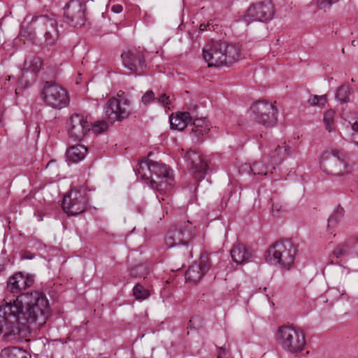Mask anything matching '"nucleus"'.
Instances as JSON below:
<instances>
[{
	"instance_id": "nucleus-1",
	"label": "nucleus",
	"mask_w": 358,
	"mask_h": 358,
	"mask_svg": "<svg viewBox=\"0 0 358 358\" xmlns=\"http://www.w3.org/2000/svg\"><path fill=\"white\" fill-rule=\"evenodd\" d=\"M50 315L46 296L35 291L5 299L0 306V336L9 341L25 337L42 327Z\"/></svg>"
},
{
	"instance_id": "nucleus-2",
	"label": "nucleus",
	"mask_w": 358,
	"mask_h": 358,
	"mask_svg": "<svg viewBox=\"0 0 358 358\" xmlns=\"http://www.w3.org/2000/svg\"><path fill=\"white\" fill-rule=\"evenodd\" d=\"M136 175L142 180L150 182V187L160 194L169 191L173 184V178L169 169L164 164L145 158L134 169Z\"/></svg>"
},
{
	"instance_id": "nucleus-3",
	"label": "nucleus",
	"mask_w": 358,
	"mask_h": 358,
	"mask_svg": "<svg viewBox=\"0 0 358 358\" xmlns=\"http://www.w3.org/2000/svg\"><path fill=\"white\" fill-rule=\"evenodd\" d=\"M297 252L296 246L292 241H277L266 250L265 258L271 264L289 269Z\"/></svg>"
},
{
	"instance_id": "nucleus-4",
	"label": "nucleus",
	"mask_w": 358,
	"mask_h": 358,
	"mask_svg": "<svg viewBox=\"0 0 358 358\" xmlns=\"http://www.w3.org/2000/svg\"><path fill=\"white\" fill-rule=\"evenodd\" d=\"M323 172L335 176H341L348 173V164L345 152L338 149L326 151L320 160Z\"/></svg>"
},
{
	"instance_id": "nucleus-5",
	"label": "nucleus",
	"mask_w": 358,
	"mask_h": 358,
	"mask_svg": "<svg viewBox=\"0 0 358 358\" xmlns=\"http://www.w3.org/2000/svg\"><path fill=\"white\" fill-rule=\"evenodd\" d=\"M277 340L281 347L290 353L301 352L306 345L305 335L303 331L291 326L279 327Z\"/></svg>"
},
{
	"instance_id": "nucleus-6",
	"label": "nucleus",
	"mask_w": 358,
	"mask_h": 358,
	"mask_svg": "<svg viewBox=\"0 0 358 358\" xmlns=\"http://www.w3.org/2000/svg\"><path fill=\"white\" fill-rule=\"evenodd\" d=\"M250 111L256 122L266 127H273L277 123L278 109L267 101L259 100L253 103Z\"/></svg>"
},
{
	"instance_id": "nucleus-7",
	"label": "nucleus",
	"mask_w": 358,
	"mask_h": 358,
	"mask_svg": "<svg viewBox=\"0 0 358 358\" xmlns=\"http://www.w3.org/2000/svg\"><path fill=\"white\" fill-rule=\"evenodd\" d=\"M44 103L55 109H62L69 103V97L65 89L59 85L47 82L42 90Z\"/></svg>"
},
{
	"instance_id": "nucleus-8",
	"label": "nucleus",
	"mask_w": 358,
	"mask_h": 358,
	"mask_svg": "<svg viewBox=\"0 0 358 358\" xmlns=\"http://www.w3.org/2000/svg\"><path fill=\"white\" fill-rule=\"evenodd\" d=\"M275 10L271 0L252 4L245 11L243 20L248 25L252 22H267L274 16Z\"/></svg>"
},
{
	"instance_id": "nucleus-9",
	"label": "nucleus",
	"mask_w": 358,
	"mask_h": 358,
	"mask_svg": "<svg viewBox=\"0 0 358 358\" xmlns=\"http://www.w3.org/2000/svg\"><path fill=\"white\" fill-rule=\"evenodd\" d=\"M31 24L43 35L44 45L48 47L56 43L59 38V31L56 19L46 15L33 18Z\"/></svg>"
},
{
	"instance_id": "nucleus-10",
	"label": "nucleus",
	"mask_w": 358,
	"mask_h": 358,
	"mask_svg": "<svg viewBox=\"0 0 358 358\" xmlns=\"http://www.w3.org/2000/svg\"><path fill=\"white\" fill-rule=\"evenodd\" d=\"M87 201L85 189H71L64 197L62 208L69 215H76L85 210Z\"/></svg>"
},
{
	"instance_id": "nucleus-11",
	"label": "nucleus",
	"mask_w": 358,
	"mask_h": 358,
	"mask_svg": "<svg viewBox=\"0 0 358 358\" xmlns=\"http://www.w3.org/2000/svg\"><path fill=\"white\" fill-rule=\"evenodd\" d=\"M105 115L110 122L121 120L130 113V103L128 99L111 98L104 108Z\"/></svg>"
},
{
	"instance_id": "nucleus-12",
	"label": "nucleus",
	"mask_w": 358,
	"mask_h": 358,
	"mask_svg": "<svg viewBox=\"0 0 358 358\" xmlns=\"http://www.w3.org/2000/svg\"><path fill=\"white\" fill-rule=\"evenodd\" d=\"M194 226L189 220L178 224L171 229L166 238V244L172 248L178 245H185L193 234Z\"/></svg>"
},
{
	"instance_id": "nucleus-13",
	"label": "nucleus",
	"mask_w": 358,
	"mask_h": 358,
	"mask_svg": "<svg viewBox=\"0 0 358 358\" xmlns=\"http://www.w3.org/2000/svg\"><path fill=\"white\" fill-rule=\"evenodd\" d=\"M91 124L87 118L80 114H73L66 122V129L69 137L75 141H80L90 130Z\"/></svg>"
},
{
	"instance_id": "nucleus-14",
	"label": "nucleus",
	"mask_w": 358,
	"mask_h": 358,
	"mask_svg": "<svg viewBox=\"0 0 358 358\" xmlns=\"http://www.w3.org/2000/svg\"><path fill=\"white\" fill-rule=\"evenodd\" d=\"M185 159L196 180L200 181L203 178L207 170V164L201 155L192 150H189L185 155Z\"/></svg>"
},
{
	"instance_id": "nucleus-15",
	"label": "nucleus",
	"mask_w": 358,
	"mask_h": 358,
	"mask_svg": "<svg viewBox=\"0 0 358 358\" xmlns=\"http://www.w3.org/2000/svg\"><path fill=\"white\" fill-rule=\"evenodd\" d=\"M221 41H212L203 49V55L209 66H220L224 63V52L222 50Z\"/></svg>"
},
{
	"instance_id": "nucleus-16",
	"label": "nucleus",
	"mask_w": 358,
	"mask_h": 358,
	"mask_svg": "<svg viewBox=\"0 0 358 358\" xmlns=\"http://www.w3.org/2000/svg\"><path fill=\"white\" fill-rule=\"evenodd\" d=\"M85 6L80 0H72L66 6L65 15L73 27L84 24Z\"/></svg>"
},
{
	"instance_id": "nucleus-17",
	"label": "nucleus",
	"mask_w": 358,
	"mask_h": 358,
	"mask_svg": "<svg viewBox=\"0 0 358 358\" xmlns=\"http://www.w3.org/2000/svg\"><path fill=\"white\" fill-rule=\"evenodd\" d=\"M121 57L124 66L132 72L143 70L145 66L144 57L140 50H129L122 53Z\"/></svg>"
},
{
	"instance_id": "nucleus-18",
	"label": "nucleus",
	"mask_w": 358,
	"mask_h": 358,
	"mask_svg": "<svg viewBox=\"0 0 358 358\" xmlns=\"http://www.w3.org/2000/svg\"><path fill=\"white\" fill-rule=\"evenodd\" d=\"M209 267L208 257H201L199 261L193 264L186 271V280L194 283L198 282L208 271Z\"/></svg>"
},
{
	"instance_id": "nucleus-19",
	"label": "nucleus",
	"mask_w": 358,
	"mask_h": 358,
	"mask_svg": "<svg viewBox=\"0 0 358 358\" xmlns=\"http://www.w3.org/2000/svg\"><path fill=\"white\" fill-rule=\"evenodd\" d=\"M33 283V276L29 275H24L21 272H19L9 278L7 289L12 293L17 294L22 289L29 287Z\"/></svg>"
},
{
	"instance_id": "nucleus-20",
	"label": "nucleus",
	"mask_w": 358,
	"mask_h": 358,
	"mask_svg": "<svg viewBox=\"0 0 358 358\" xmlns=\"http://www.w3.org/2000/svg\"><path fill=\"white\" fill-rule=\"evenodd\" d=\"M194 118V115L187 111L178 112L175 115L172 114L169 117L171 129L182 131Z\"/></svg>"
},
{
	"instance_id": "nucleus-21",
	"label": "nucleus",
	"mask_w": 358,
	"mask_h": 358,
	"mask_svg": "<svg viewBox=\"0 0 358 358\" xmlns=\"http://www.w3.org/2000/svg\"><path fill=\"white\" fill-rule=\"evenodd\" d=\"M209 131L210 124L205 118H194L191 136L194 142H200Z\"/></svg>"
},
{
	"instance_id": "nucleus-22",
	"label": "nucleus",
	"mask_w": 358,
	"mask_h": 358,
	"mask_svg": "<svg viewBox=\"0 0 358 358\" xmlns=\"http://www.w3.org/2000/svg\"><path fill=\"white\" fill-rule=\"evenodd\" d=\"M42 61L41 58L36 56L28 57L24 61L22 69L24 77L26 76V74H28L30 76V79L34 80L40 71Z\"/></svg>"
},
{
	"instance_id": "nucleus-23",
	"label": "nucleus",
	"mask_w": 358,
	"mask_h": 358,
	"mask_svg": "<svg viewBox=\"0 0 358 358\" xmlns=\"http://www.w3.org/2000/svg\"><path fill=\"white\" fill-rule=\"evenodd\" d=\"M232 260L237 264L248 262L252 257L251 252L241 243L236 244L230 250Z\"/></svg>"
},
{
	"instance_id": "nucleus-24",
	"label": "nucleus",
	"mask_w": 358,
	"mask_h": 358,
	"mask_svg": "<svg viewBox=\"0 0 358 358\" xmlns=\"http://www.w3.org/2000/svg\"><path fill=\"white\" fill-rule=\"evenodd\" d=\"M343 120L347 123V127L350 126L354 134L351 136L350 140L355 145H358L355 134L358 133V113L356 112L345 111L342 113Z\"/></svg>"
},
{
	"instance_id": "nucleus-25",
	"label": "nucleus",
	"mask_w": 358,
	"mask_h": 358,
	"mask_svg": "<svg viewBox=\"0 0 358 358\" xmlns=\"http://www.w3.org/2000/svg\"><path fill=\"white\" fill-rule=\"evenodd\" d=\"M275 168L273 165H265L263 162H255L252 164L247 165L245 164L242 167V170L243 171H248V172H251L255 175H261L266 176L268 173H272L273 170Z\"/></svg>"
},
{
	"instance_id": "nucleus-26",
	"label": "nucleus",
	"mask_w": 358,
	"mask_h": 358,
	"mask_svg": "<svg viewBox=\"0 0 358 358\" xmlns=\"http://www.w3.org/2000/svg\"><path fill=\"white\" fill-rule=\"evenodd\" d=\"M241 57L239 44H230L225 46V66H229L238 62Z\"/></svg>"
},
{
	"instance_id": "nucleus-27",
	"label": "nucleus",
	"mask_w": 358,
	"mask_h": 358,
	"mask_svg": "<svg viewBox=\"0 0 358 358\" xmlns=\"http://www.w3.org/2000/svg\"><path fill=\"white\" fill-rule=\"evenodd\" d=\"M87 150L84 145L80 144L72 146L66 151V157L73 163L79 162L85 158Z\"/></svg>"
},
{
	"instance_id": "nucleus-28",
	"label": "nucleus",
	"mask_w": 358,
	"mask_h": 358,
	"mask_svg": "<svg viewBox=\"0 0 358 358\" xmlns=\"http://www.w3.org/2000/svg\"><path fill=\"white\" fill-rule=\"evenodd\" d=\"M344 209L338 207L328 219L327 229L332 233L334 227L342 220L344 215Z\"/></svg>"
},
{
	"instance_id": "nucleus-29",
	"label": "nucleus",
	"mask_w": 358,
	"mask_h": 358,
	"mask_svg": "<svg viewBox=\"0 0 358 358\" xmlns=\"http://www.w3.org/2000/svg\"><path fill=\"white\" fill-rule=\"evenodd\" d=\"M350 94V87L348 85H343L339 87L336 93V100L341 103H348L350 101L349 96Z\"/></svg>"
},
{
	"instance_id": "nucleus-30",
	"label": "nucleus",
	"mask_w": 358,
	"mask_h": 358,
	"mask_svg": "<svg viewBox=\"0 0 358 358\" xmlns=\"http://www.w3.org/2000/svg\"><path fill=\"white\" fill-rule=\"evenodd\" d=\"M334 111L332 110H327L324 114L323 121L325 124L326 129L331 132L334 129Z\"/></svg>"
},
{
	"instance_id": "nucleus-31",
	"label": "nucleus",
	"mask_w": 358,
	"mask_h": 358,
	"mask_svg": "<svg viewBox=\"0 0 358 358\" xmlns=\"http://www.w3.org/2000/svg\"><path fill=\"white\" fill-rule=\"evenodd\" d=\"M133 294L138 300H144L150 295L148 290L139 284L134 286L133 289Z\"/></svg>"
},
{
	"instance_id": "nucleus-32",
	"label": "nucleus",
	"mask_w": 358,
	"mask_h": 358,
	"mask_svg": "<svg viewBox=\"0 0 358 358\" xmlns=\"http://www.w3.org/2000/svg\"><path fill=\"white\" fill-rule=\"evenodd\" d=\"M326 102L327 95H313L308 100V103L311 106H323Z\"/></svg>"
},
{
	"instance_id": "nucleus-33",
	"label": "nucleus",
	"mask_w": 358,
	"mask_h": 358,
	"mask_svg": "<svg viewBox=\"0 0 358 358\" xmlns=\"http://www.w3.org/2000/svg\"><path fill=\"white\" fill-rule=\"evenodd\" d=\"M350 248L348 243H345L338 245L333 251V255L336 258H339L348 254Z\"/></svg>"
},
{
	"instance_id": "nucleus-34",
	"label": "nucleus",
	"mask_w": 358,
	"mask_h": 358,
	"mask_svg": "<svg viewBox=\"0 0 358 358\" xmlns=\"http://www.w3.org/2000/svg\"><path fill=\"white\" fill-rule=\"evenodd\" d=\"M286 155V149L285 146H280L275 148L273 155L271 157L272 161L278 162L281 161L282 157Z\"/></svg>"
},
{
	"instance_id": "nucleus-35",
	"label": "nucleus",
	"mask_w": 358,
	"mask_h": 358,
	"mask_svg": "<svg viewBox=\"0 0 358 358\" xmlns=\"http://www.w3.org/2000/svg\"><path fill=\"white\" fill-rule=\"evenodd\" d=\"M30 78V76L28 74H26V76L24 77V75L22 74V77L17 81V86L15 90V93L17 96L20 91L28 86V79Z\"/></svg>"
},
{
	"instance_id": "nucleus-36",
	"label": "nucleus",
	"mask_w": 358,
	"mask_h": 358,
	"mask_svg": "<svg viewBox=\"0 0 358 358\" xmlns=\"http://www.w3.org/2000/svg\"><path fill=\"white\" fill-rule=\"evenodd\" d=\"M156 101L165 108H169V106L172 102V99H171L169 96H167L165 94H162L158 97H156Z\"/></svg>"
},
{
	"instance_id": "nucleus-37",
	"label": "nucleus",
	"mask_w": 358,
	"mask_h": 358,
	"mask_svg": "<svg viewBox=\"0 0 358 358\" xmlns=\"http://www.w3.org/2000/svg\"><path fill=\"white\" fill-rule=\"evenodd\" d=\"M141 101L144 105H148L152 101H156V97L152 91L146 92L141 98Z\"/></svg>"
},
{
	"instance_id": "nucleus-38",
	"label": "nucleus",
	"mask_w": 358,
	"mask_h": 358,
	"mask_svg": "<svg viewBox=\"0 0 358 358\" xmlns=\"http://www.w3.org/2000/svg\"><path fill=\"white\" fill-rule=\"evenodd\" d=\"M108 127V124L103 121L96 122L94 124L92 129L96 133H100L105 131Z\"/></svg>"
},
{
	"instance_id": "nucleus-39",
	"label": "nucleus",
	"mask_w": 358,
	"mask_h": 358,
	"mask_svg": "<svg viewBox=\"0 0 358 358\" xmlns=\"http://www.w3.org/2000/svg\"><path fill=\"white\" fill-rule=\"evenodd\" d=\"M13 358H31V356L25 350L14 347Z\"/></svg>"
},
{
	"instance_id": "nucleus-40",
	"label": "nucleus",
	"mask_w": 358,
	"mask_h": 358,
	"mask_svg": "<svg viewBox=\"0 0 358 358\" xmlns=\"http://www.w3.org/2000/svg\"><path fill=\"white\" fill-rule=\"evenodd\" d=\"M14 354V347L7 348L1 350L0 358H13Z\"/></svg>"
},
{
	"instance_id": "nucleus-41",
	"label": "nucleus",
	"mask_w": 358,
	"mask_h": 358,
	"mask_svg": "<svg viewBox=\"0 0 358 358\" xmlns=\"http://www.w3.org/2000/svg\"><path fill=\"white\" fill-rule=\"evenodd\" d=\"M157 197L159 199V202L160 203L162 208H164L166 210V211L167 212L168 211L167 205L169 204V199L168 196L159 197V196L157 195Z\"/></svg>"
},
{
	"instance_id": "nucleus-42",
	"label": "nucleus",
	"mask_w": 358,
	"mask_h": 358,
	"mask_svg": "<svg viewBox=\"0 0 358 358\" xmlns=\"http://www.w3.org/2000/svg\"><path fill=\"white\" fill-rule=\"evenodd\" d=\"M339 0H318V3L322 8H329L331 5L337 3Z\"/></svg>"
},
{
	"instance_id": "nucleus-43",
	"label": "nucleus",
	"mask_w": 358,
	"mask_h": 358,
	"mask_svg": "<svg viewBox=\"0 0 358 358\" xmlns=\"http://www.w3.org/2000/svg\"><path fill=\"white\" fill-rule=\"evenodd\" d=\"M112 2L110 1L108 6V7H110V10L112 12H113L114 13H120L122 10H123V8H122V6L120 5V4H111Z\"/></svg>"
},
{
	"instance_id": "nucleus-44",
	"label": "nucleus",
	"mask_w": 358,
	"mask_h": 358,
	"mask_svg": "<svg viewBox=\"0 0 358 358\" xmlns=\"http://www.w3.org/2000/svg\"><path fill=\"white\" fill-rule=\"evenodd\" d=\"M136 270H138L140 272L143 271L145 270V267L142 265L139 266H137L136 269H133L131 272V275H133V276H135V277H137V276H143V275L141 274V273H136Z\"/></svg>"
},
{
	"instance_id": "nucleus-45",
	"label": "nucleus",
	"mask_w": 358,
	"mask_h": 358,
	"mask_svg": "<svg viewBox=\"0 0 358 358\" xmlns=\"http://www.w3.org/2000/svg\"><path fill=\"white\" fill-rule=\"evenodd\" d=\"M200 319L198 318V317H195V318H192L189 320V324H188V327L189 328H193V329H196L198 327V326L195 325V322L197 321V322H199Z\"/></svg>"
},
{
	"instance_id": "nucleus-46",
	"label": "nucleus",
	"mask_w": 358,
	"mask_h": 358,
	"mask_svg": "<svg viewBox=\"0 0 358 358\" xmlns=\"http://www.w3.org/2000/svg\"><path fill=\"white\" fill-rule=\"evenodd\" d=\"M280 208H281V205H280L279 203H273L272 205L273 211L275 210V211L278 212V211H280Z\"/></svg>"
},
{
	"instance_id": "nucleus-47",
	"label": "nucleus",
	"mask_w": 358,
	"mask_h": 358,
	"mask_svg": "<svg viewBox=\"0 0 358 358\" xmlns=\"http://www.w3.org/2000/svg\"><path fill=\"white\" fill-rule=\"evenodd\" d=\"M117 97H116L117 99H122V98H126L124 96V92L122 91H119L117 92Z\"/></svg>"
},
{
	"instance_id": "nucleus-48",
	"label": "nucleus",
	"mask_w": 358,
	"mask_h": 358,
	"mask_svg": "<svg viewBox=\"0 0 358 358\" xmlns=\"http://www.w3.org/2000/svg\"><path fill=\"white\" fill-rule=\"evenodd\" d=\"M55 160H51L48 162V164H47V166L46 168L48 167H50L51 166H52L53 164H55Z\"/></svg>"
},
{
	"instance_id": "nucleus-49",
	"label": "nucleus",
	"mask_w": 358,
	"mask_h": 358,
	"mask_svg": "<svg viewBox=\"0 0 358 358\" xmlns=\"http://www.w3.org/2000/svg\"><path fill=\"white\" fill-rule=\"evenodd\" d=\"M201 31H204L206 29V25L205 24H201L199 27Z\"/></svg>"
},
{
	"instance_id": "nucleus-50",
	"label": "nucleus",
	"mask_w": 358,
	"mask_h": 358,
	"mask_svg": "<svg viewBox=\"0 0 358 358\" xmlns=\"http://www.w3.org/2000/svg\"><path fill=\"white\" fill-rule=\"evenodd\" d=\"M217 256L216 253H213L210 255V260H213Z\"/></svg>"
},
{
	"instance_id": "nucleus-51",
	"label": "nucleus",
	"mask_w": 358,
	"mask_h": 358,
	"mask_svg": "<svg viewBox=\"0 0 358 358\" xmlns=\"http://www.w3.org/2000/svg\"><path fill=\"white\" fill-rule=\"evenodd\" d=\"M11 78H12L11 76H8L7 77V78H6V80L10 81V79H11Z\"/></svg>"
},
{
	"instance_id": "nucleus-52",
	"label": "nucleus",
	"mask_w": 358,
	"mask_h": 358,
	"mask_svg": "<svg viewBox=\"0 0 358 358\" xmlns=\"http://www.w3.org/2000/svg\"><path fill=\"white\" fill-rule=\"evenodd\" d=\"M218 358H222V357H221V355H219V356H218Z\"/></svg>"
},
{
	"instance_id": "nucleus-53",
	"label": "nucleus",
	"mask_w": 358,
	"mask_h": 358,
	"mask_svg": "<svg viewBox=\"0 0 358 358\" xmlns=\"http://www.w3.org/2000/svg\"><path fill=\"white\" fill-rule=\"evenodd\" d=\"M103 358H107V357H103Z\"/></svg>"
}]
</instances>
